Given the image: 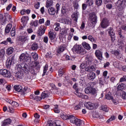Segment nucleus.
Wrapping results in <instances>:
<instances>
[{
	"label": "nucleus",
	"mask_w": 126,
	"mask_h": 126,
	"mask_svg": "<svg viewBox=\"0 0 126 126\" xmlns=\"http://www.w3.org/2000/svg\"><path fill=\"white\" fill-rule=\"evenodd\" d=\"M14 90L17 91V92H22L23 91V87L21 85H15L14 86Z\"/></svg>",
	"instance_id": "obj_16"
},
{
	"label": "nucleus",
	"mask_w": 126,
	"mask_h": 126,
	"mask_svg": "<svg viewBox=\"0 0 126 126\" xmlns=\"http://www.w3.org/2000/svg\"><path fill=\"white\" fill-rule=\"evenodd\" d=\"M32 67H35V68H40V65H39V62H34V65L32 66Z\"/></svg>",
	"instance_id": "obj_45"
},
{
	"label": "nucleus",
	"mask_w": 126,
	"mask_h": 126,
	"mask_svg": "<svg viewBox=\"0 0 126 126\" xmlns=\"http://www.w3.org/2000/svg\"><path fill=\"white\" fill-rule=\"evenodd\" d=\"M46 32V28L45 26L41 25L39 28H38V31L37 32L38 36H43Z\"/></svg>",
	"instance_id": "obj_10"
},
{
	"label": "nucleus",
	"mask_w": 126,
	"mask_h": 126,
	"mask_svg": "<svg viewBox=\"0 0 126 126\" xmlns=\"http://www.w3.org/2000/svg\"><path fill=\"white\" fill-rule=\"evenodd\" d=\"M19 40H20V41H21V42H26V41H27V40H28V38L26 36H20L19 38Z\"/></svg>",
	"instance_id": "obj_43"
},
{
	"label": "nucleus",
	"mask_w": 126,
	"mask_h": 126,
	"mask_svg": "<svg viewBox=\"0 0 126 126\" xmlns=\"http://www.w3.org/2000/svg\"><path fill=\"white\" fill-rule=\"evenodd\" d=\"M126 81V76H124L122 78L120 79V82H124Z\"/></svg>",
	"instance_id": "obj_60"
},
{
	"label": "nucleus",
	"mask_w": 126,
	"mask_h": 126,
	"mask_svg": "<svg viewBox=\"0 0 126 126\" xmlns=\"http://www.w3.org/2000/svg\"><path fill=\"white\" fill-rule=\"evenodd\" d=\"M108 33L111 38V41L112 42H115V40H116V36H115V32H114L113 28H110Z\"/></svg>",
	"instance_id": "obj_12"
},
{
	"label": "nucleus",
	"mask_w": 126,
	"mask_h": 126,
	"mask_svg": "<svg viewBox=\"0 0 126 126\" xmlns=\"http://www.w3.org/2000/svg\"><path fill=\"white\" fill-rule=\"evenodd\" d=\"M9 103L11 105V106H13L14 108H17V107L19 106L18 103L16 102V101H13L12 100H10Z\"/></svg>",
	"instance_id": "obj_29"
},
{
	"label": "nucleus",
	"mask_w": 126,
	"mask_h": 126,
	"mask_svg": "<svg viewBox=\"0 0 126 126\" xmlns=\"http://www.w3.org/2000/svg\"><path fill=\"white\" fill-rule=\"evenodd\" d=\"M90 87H88L85 89V92L86 94H92V95H96L97 94V89L93 87L92 85H94V83H90Z\"/></svg>",
	"instance_id": "obj_3"
},
{
	"label": "nucleus",
	"mask_w": 126,
	"mask_h": 126,
	"mask_svg": "<svg viewBox=\"0 0 126 126\" xmlns=\"http://www.w3.org/2000/svg\"><path fill=\"white\" fill-rule=\"evenodd\" d=\"M64 50H65V46L63 45H61L58 48L57 52L58 54H61V53H63V52L64 51Z\"/></svg>",
	"instance_id": "obj_17"
},
{
	"label": "nucleus",
	"mask_w": 126,
	"mask_h": 126,
	"mask_svg": "<svg viewBox=\"0 0 126 126\" xmlns=\"http://www.w3.org/2000/svg\"><path fill=\"white\" fill-rule=\"evenodd\" d=\"M79 14L78 12L74 13V14H72V16L74 20H75V21L77 22V19L78 18Z\"/></svg>",
	"instance_id": "obj_39"
},
{
	"label": "nucleus",
	"mask_w": 126,
	"mask_h": 126,
	"mask_svg": "<svg viewBox=\"0 0 126 126\" xmlns=\"http://www.w3.org/2000/svg\"><path fill=\"white\" fill-rule=\"evenodd\" d=\"M18 68H20V69H22L25 72V71L27 72H29L30 71V67L27 64H25L24 63H22L18 65Z\"/></svg>",
	"instance_id": "obj_6"
},
{
	"label": "nucleus",
	"mask_w": 126,
	"mask_h": 126,
	"mask_svg": "<svg viewBox=\"0 0 126 126\" xmlns=\"http://www.w3.org/2000/svg\"><path fill=\"white\" fill-rule=\"evenodd\" d=\"M7 42H8L10 44H13V41L11 40L10 37H8L6 39Z\"/></svg>",
	"instance_id": "obj_64"
},
{
	"label": "nucleus",
	"mask_w": 126,
	"mask_h": 126,
	"mask_svg": "<svg viewBox=\"0 0 126 126\" xmlns=\"http://www.w3.org/2000/svg\"><path fill=\"white\" fill-rule=\"evenodd\" d=\"M11 28H12V25L11 24H8L5 29V33L6 34H8L10 32V30H11Z\"/></svg>",
	"instance_id": "obj_19"
},
{
	"label": "nucleus",
	"mask_w": 126,
	"mask_h": 126,
	"mask_svg": "<svg viewBox=\"0 0 126 126\" xmlns=\"http://www.w3.org/2000/svg\"><path fill=\"white\" fill-rule=\"evenodd\" d=\"M41 99H45V98H48L49 97V94L43 92L41 95Z\"/></svg>",
	"instance_id": "obj_36"
},
{
	"label": "nucleus",
	"mask_w": 126,
	"mask_h": 126,
	"mask_svg": "<svg viewBox=\"0 0 126 126\" xmlns=\"http://www.w3.org/2000/svg\"><path fill=\"white\" fill-rule=\"evenodd\" d=\"M74 93L79 98H83V94L79 90H76Z\"/></svg>",
	"instance_id": "obj_21"
},
{
	"label": "nucleus",
	"mask_w": 126,
	"mask_h": 126,
	"mask_svg": "<svg viewBox=\"0 0 126 126\" xmlns=\"http://www.w3.org/2000/svg\"><path fill=\"white\" fill-rule=\"evenodd\" d=\"M63 21L65 24H71V22L68 19H64Z\"/></svg>",
	"instance_id": "obj_52"
},
{
	"label": "nucleus",
	"mask_w": 126,
	"mask_h": 126,
	"mask_svg": "<svg viewBox=\"0 0 126 126\" xmlns=\"http://www.w3.org/2000/svg\"><path fill=\"white\" fill-rule=\"evenodd\" d=\"M87 4L89 6L92 5L93 4V0H87Z\"/></svg>",
	"instance_id": "obj_51"
},
{
	"label": "nucleus",
	"mask_w": 126,
	"mask_h": 126,
	"mask_svg": "<svg viewBox=\"0 0 126 126\" xmlns=\"http://www.w3.org/2000/svg\"><path fill=\"white\" fill-rule=\"evenodd\" d=\"M54 111L55 113H56L57 114H59V113L60 112V110L59 109L58 106H55V107L54 108Z\"/></svg>",
	"instance_id": "obj_54"
},
{
	"label": "nucleus",
	"mask_w": 126,
	"mask_h": 126,
	"mask_svg": "<svg viewBox=\"0 0 126 126\" xmlns=\"http://www.w3.org/2000/svg\"><path fill=\"white\" fill-rule=\"evenodd\" d=\"M38 49V44L37 43H33L32 45V49L35 50Z\"/></svg>",
	"instance_id": "obj_46"
},
{
	"label": "nucleus",
	"mask_w": 126,
	"mask_h": 126,
	"mask_svg": "<svg viewBox=\"0 0 126 126\" xmlns=\"http://www.w3.org/2000/svg\"><path fill=\"white\" fill-rule=\"evenodd\" d=\"M118 45L119 46L120 48L122 49L123 47H125V42L123 41H120L118 42Z\"/></svg>",
	"instance_id": "obj_49"
},
{
	"label": "nucleus",
	"mask_w": 126,
	"mask_h": 126,
	"mask_svg": "<svg viewBox=\"0 0 126 126\" xmlns=\"http://www.w3.org/2000/svg\"><path fill=\"white\" fill-rule=\"evenodd\" d=\"M10 124H11V120L10 119L8 118L3 121L2 126H7L8 125H10Z\"/></svg>",
	"instance_id": "obj_23"
},
{
	"label": "nucleus",
	"mask_w": 126,
	"mask_h": 126,
	"mask_svg": "<svg viewBox=\"0 0 126 126\" xmlns=\"http://www.w3.org/2000/svg\"><path fill=\"white\" fill-rule=\"evenodd\" d=\"M13 63H14V57L10 56L6 61V65L7 67H9Z\"/></svg>",
	"instance_id": "obj_11"
},
{
	"label": "nucleus",
	"mask_w": 126,
	"mask_h": 126,
	"mask_svg": "<svg viewBox=\"0 0 126 126\" xmlns=\"http://www.w3.org/2000/svg\"><path fill=\"white\" fill-rule=\"evenodd\" d=\"M34 7L36 8V9H38L39 7H40V3L39 2L36 3L34 5Z\"/></svg>",
	"instance_id": "obj_62"
},
{
	"label": "nucleus",
	"mask_w": 126,
	"mask_h": 126,
	"mask_svg": "<svg viewBox=\"0 0 126 126\" xmlns=\"http://www.w3.org/2000/svg\"><path fill=\"white\" fill-rule=\"evenodd\" d=\"M97 23V16L94 13H92L90 14L89 18L88 26L89 28H94L95 24Z\"/></svg>",
	"instance_id": "obj_1"
},
{
	"label": "nucleus",
	"mask_w": 126,
	"mask_h": 126,
	"mask_svg": "<svg viewBox=\"0 0 126 126\" xmlns=\"http://www.w3.org/2000/svg\"><path fill=\"white\" fill-rule=\"evenodd\" d=\"M11 36H12V37H14V36H15V27H13L12 29V30L11 31Z\"/></svg>",
	"instance_id": "obj_50"
},
{
	"label": "nucleus",
	"mask_w": 126,
	"mask_h": 126,
	"mask_svg": "<svg viewBox=\"0 0 126 126\" xmlns=\"http://www.w3.org/2000/svg\"><path fill=\"white\" fill-rule=\"evenodd\" d=\"M48 13L50 15H55L56 14V9L55 8L51 7L48 9Z\"/></svg>",
	"instance_id": "obj_20"
},
{
	"label": "nucleus",
	"mask_w": 126,
	"mask_h": 126,
	"mask_svg": "<svg viewBox=\"0 0 126 126\" xmlns=\"http://www.w3.org/2000/svg\"><path fill=\"white\" fill-rule=\"evenodd\" d=\"M76 117H74L73 115H69V119L68 120H70V123L71 124H74L75 123V121L76 120Z\"/></svg>",
	"instance_id": "obj_25"
},
{
	"label": "nucleus",
	"mask_w": 126,
	"mask_h": 126,
	"mask_svg": "<svg viewBox=\"0 0 126 126\" xmlns=\"http://www.w3.org/2000/svg\"><path fill=\"white\" fill-rule=\"evenodd\" d=\"M85 106L87 109H88V110H93L94 108L95 107V105L94 103L91 102H88L85 104Z\"/></svg>",
	"instance_id": "obj_14"
},
{
	"label": "nucleus",
	"mask_w": 126,
	"mask_h": 126,
	"mask_svg": "<svg viewBox=\"0 0 126 126\" xmlns=\"http://www.w3.org/2000/svg\"><path fill=\"white\" fill-rule=\"evenodd\" d=\"M61 117L62 119L65 120H68V119L69 118V116H68L66 115V114L63 113L61 114Z\"/></svg>",
	"instance_id": "obj_33"
},
{
	"label": "nucleus",
	"mask_w": 126,
	"mask_h": 126,
	"mask_svg": "<svg viewBox=\"0 0 126 126\" xmlns=\"http://www.w3.org/2000/svg\"><path fill=\"white\" fill-rule=\"evenodd\" d=\"M30 91V88H28V87H25L24 89H23V91L24 93L25 92L28 93Z\"/></svg>",
	"instance_id": "obj_48"
},
{
	"label": "nucleus",
	"mask_w": 126,
	"mask_h": 126,
	"mask_svg": "<svg viewBox=\"0 0 126 126\" xmlns=\"http://www.w3.org/2000/svg\"><path fill=\"white\" fill-rule=\"evenodd\" d=\"M95 56L98 60L102 61L103 60V52L100 50H96L95 52Z\"/></svg>",
	"instance_id": "obj_9"
},
{
	"label": "nucleus",
	"mask_w": 126,
	"mask_h": 126,
	"mask_svg": "<svg viewBox=\"0 0 126 126\" xmlns=\"http://www.w3.org/2000/svg\"><path fill=\"white\" fill-rule=\"evenodd\" d=\"M96 78V74L94 72H91L88 74V78L90 80L93 81L94 79H95Z\"/></svg>",
	"instance_id": "obj_15"
},
{
	"label": "nucleus",
	"mask_w": 126,
	"mask_h": 126,
	"mask_svg": "<svg viewBox=\"0 0 126 126\" xmlns=\"http://www.w3.org/2000/svg\"><path fill=\"white\" fill-rule=\"evenodd\" d=\"M105 98L107 100H113V95L111 94V93L106 94L105 95Z\"/></svg>",
	"instance_id": "obj_35"
},
{
	"label": "nucleus",
	"mask_w": 126,
	"mask_h": 126,
	"mask_svg": "<svg viewBox=\"0 0 126 126\" xmlns=\"http://www.w3.org/2000/svg\"><path fill=\"white\" fill-rule=\"evenodd\" d=\"M32 56L33 58V59L34 60V61H37L38 60V54L36 53H32Z\"/></svg>",
	"instance_id": "obj_44"
},
{
	"label": "nucleus",
	"mask_w": 126,
	"mask_h": 126,
	"mask_svg": "<svg viewBox=\"0 0 126 126\" xmlns=\"http://www.w3.org/2000/svg\"><path fill=\"white\" fill-rule=\"evenodd\" d=\"M73 51L75 52L77 54H79L80 55H84L86 53V51L84 48H82V46L79 44H75L73 47Z\"/></svg>",
	"instance_id": "obj_4"
},
{
	"label": "nucleus",
	"mask_w": 126,
	"mask_h": 126,
	"mask_svg": "<svg viewBox=\"0 0 126 126\" xmlns=\"http://www.w3.org/2000/svg\"><path fill=\"white\" fill-rule=\"evenodd\" d=\"M54 30L55 31H59L61 29V27L60 26V24L56 23L54 25Z\"/></svg>",
	"instance_id": "obj_37"
},
{
	"label": "nucleus",
	"mask_w": 126,
	"mask_h": 126,
	"mask_svg": "<svg viewBox=\"0 0 126 126\" xmlns=\"http://www.w3.org/2000/svg\"><path fill=\"white\" fill-rule=\"evenodd\" d=\"M21 20L23 23L24 24H27V22L29 20V18L28 16H24L22 18Z\"/></svg>",
	"instance_id": "obj_28"
},
{
	"label": "nucleus",
	"mask_w": 126,
	"mask_h": 126,
	"mask_svg": "<svg viewBox=\"0 0 126 126\" xmlns=\"http://www.w3.org/2000/svg\"><path fill=\"white\" fill-rule=\"evenodd\" d=\"M116 5L120 11H122L126 6V0H118Z\"/></svg>",
	"instance_id": "obj_5"
},
{
	"label": "nucleus",
	"mask_w": 126,
	"mask_h": 126,
	"mask_svg": "<svg viewBox=\"0 0 126 126\" xmlns=\"http://www.w3.org/2000/svg\"><path fill=\"white\" fill-rule=\"evenodd\" d=\"M59 76H62V75H63V70L62 69H60L59 70Z\"/></svg>",
	"instance_id": "obj_61"
},
{
	"label": "nucleus",
	"mask_w": 126,
	"mask_h": 126,
	"mask_svg": "<svg viewBox=\"0 0 126 126\" xmlns=\"http://www.w3.org/2000/svg\"><path fill=\"white\" fill-rule=\"evenodd\" d=\"M88 39L89 40V41H91V42H92L93 43H96V39L92 36V35H89L88 36Z\"/></svg>",
	"instance_id": "obj_41"
},
{
	"label": "nucleus",
	"mask_w": 126,
	"mask_h": 126,
	"mask_svg": "<svg viewBox=\"0 0 126 126\" xmlns=\"http://www.w3.org/2000/svg\"><path fill=\"white\" fill-rule=\"evenodd\" d=\"M48 67H49V65L48 64H46L43 68V73L42 74V76L46 75V73H47V70H48Z\"/></svg>",
	"instance_id": "obj_38"
},
{
	"label": "nucleus",
	"mask_w": 126,
	"mask_h": 126,
	"mask_svg": "<svg viewBox=\"0 0 126 126\" xmlns=\"http://www.w3.org/2000/svg\"><path fill=\"white\" fill-rule=\"evenodd\" d=\"M38 24H39L38 20L32 21L30 23L31 26H34V27H37V26H38Z\"/></svg>",
	"instance_id": "obj_31"
},
{
	"label": "nucleus",
	"mask_w": 126,
	"mask_h": 126,
	"mask_svg": "<svg viewBox=\"0 0 126 126\" xmlns=\"http://www.w3.org/2000/svg\"><path fill=\"white\" fill-rule=\"evenodd\" d=\"M5 54V51L4 50V49H1L0 50V59H1V60L4 59Z\"/></svg>",
	"instance_id": "obj_32"
},
{
	"label": "nucleus",
	"mask_w": 126,
	"mask_h": 126,
	"mask_svg": "<svg viewBox=\"0 0 126 126\" xmlns=\"http://www.w3.org/2000/svg\"><path fill=\"white\" fill-rule=\"evenodd\" d=\"M111 54H113V55H115L117 58H119V56H120L121 54H120V52L118 50H112L111 51Z\"/></svg>",
	"instance_id": "obj_42"
},
{
	"label": "nucleus",
	"mask_w": 126,
	"mask_h": 126,
	"mask_svg": "<svg viewBox=\"0 0 126 126\" xmlns=\"http://www.w3.org/2000/svg\"><path fill=\"white\" fill-rule=\"evenodd\" d=\"M83 47L86 49V50H91V47H90V45L89 44L86 43V42H83L82 44Z\"/></svg>",
	"instance_id": "obj_24"
},
{
	"label": "nucleus",
	"mask_w": 126,
	"mask_h": 126,
	"mask_svg": "<svg viewBox=\"0 0 126 126\" xmlns=\"http://www.w3.org/2000/svg\"><path fill=\"white\" fill-rule=\"evenodd\" d=\"M83 123L84 122L82 121V120H80V119L76 118L74 124L77 126H80L81 125H82Z\"/></svg>",
	"instance_id": "obj_26"
},
{
	"label": "nucleus",
	"mask_w": 126,
	"mask_h": 126,
	"mask_svg": "<svg viewBox=\"0 0 126 126\" xmlns=\"http://www.w3.org/2000/svg\"><path fill=\"white\" fill-rule=\"evenodd\" d=\"M115 120H116V117L112 116L107 121V122L108 123H110V122H112V121H114Z\"/></svg>",
	"instance_id": "obj_53"
},
{
	"label": "nucleus",
	"mask_w": 126,
	"mask_h": 126,
	"mask_svg": "<svg viewBox=\"0 0 126 126\" xmlns=\"http://www.w3.org/2000/svg\"><path fill=\"white\" fill-rule=\"evenodd\" d=\"M30 98L33 100H36V101H41V100H42L41 97L38 96L35 94H31L30 95Z\"/></svg>",
	"instance_id": "obj_18"
},
{
	"label": "nucleus",
	"mask_w": 126,
	"mask_h": 126,
	"mask_svg": "<svg viewBox=\"0 0 126 126\" xmlns=\"http://www.w3.org/2000/svg\"><path fill=\"white\" fill-rule=\"evenodd\" d=\"M96 5H101L102 4V0H95Z\"/></svg>",
	"instance_id": "obj_58"
},
{
	"label": "nucleus",
	"mask_w": 126,
	"mask_h": 126,
	"mask_svg": "<svg viewBox=\"0 0 126 126\" xmlns=\"http://www.w3.org/2000/svg\"><path fill=\"white\" fill-rule=\"evenodd\" d=\"M48 35H49V37L50 38V39H51V40H54V39H55V38H56V34H55L54 33V32H52V31H50L48 33Z\"/></svg>",
	"instance_id": "obj_22"
},
{
	"label": "nucleus",
	"mask_w": 126,
	"mask_h": 126,
	"mask_svg": "<svg viewBox=\"0 0 126 126\" xmlns=\"http://www.w3.org/2000/svg\"><path fill=\"white\" fill-rule=\"evenodd\" d=\"M124 84H120L117 87L118 90H122L124 88Z\"/></svg>",
	"instance_id": "obj_55"
},
{
	"label": "nucleus",
	"mask_w": 126,
	"mask_h": 126,
	"mask_svg": "<svg viewBox=\"0 0 126 126\" xmlns=\"http://www.w3.org/2000/svg\"><path fill=\"white\" fill-rule=\"evenodd\" d=\"M53 5V0H47L46 1V7H50Z\"/></svg>",
	"instance_id": "obj_40"
},
{
	"label": "nucleus",
	"mask_w": 126,
	"mask_h": 126,
	"mask_svg": "<svg viewBox=\"0 0 126 126\" xmlns=\"http://www.w3.org/2000/svg\"><path fill=\"white\" fill-rule=\"evenodd\" d=\"M112 101L113 102V104H114V105H118V104H119V100L118 99H111Z\"/></svg>",
	"instance_id": "obj_56"
},
{
	"label": "nucleus",
	"mask_w": 126,
	"mask_h": 126,
	"mask_svg": "<svg viewBox=\"0 0 126 126\" xmlns=\"http://www.w3.org/2000/svg\"><path fill=\"white\" fill-rule=\"evenodd\" d=\"M100 110H102L104 112H109V109L106 105H102L99 107Z\"/></svg>",
	"instance_id": "obj_34"
},
{
	"label": "nucleus",
	"mask_w": 126,
	"mask_h": 126,
	"mask_svg": "<svg viewBox=\"0 0 126 126\" xmlns=\"http://www.w3.org/2000/svg\"><path fill=\"white\" fill-rule=\"evenodd\" d=\"M98 82L100 85H104V84H105V80L103 79L102 78H100L99 79Z\"/></svg>",
	"instance_id": "obj_47"
},
{
	"label": "nucleus",
	"mask_w": 126,
	"mask_h": 126,
	"mask_svg": "<svg viewBox=\"0 0 126 126\" xmlns=\"http://www.w3.org/2000/svg\"><path fill=\"white\" fill-rule=\"evenodd\" d=\"M11 18L12 17L9 14L0 13V20L2 25H5V24H6V22L8 20H10Z\"/></svg>",
	"instance_id": "obj_2"
},
{
	"label": "nucleus",
	"mask_w": 126,
	"mask_h": 126,
	"mask_svg": "<svg viewBox=\"0 0 126 126\" xmlns=\"http://www.w3.org/2000/svg\"><path fill=\"white\" fill-rule=\"evenodd\" d=\"M14 51V49L12 47H9L6 50V54L7 55H11L12 53H13V51Z\"/></svg>",
	"instance_id": "obj_30"
},
{
	"label": "nucleus",
	"mask_w": 126,
	"mask_h": 126,
	"mask_svg": "<svg viewBox=\"0 0 126 126\" xmlns=\"http://www.w3.org/2000/svg\"><path fill=\"white\" fill-rule=\"evenodd\" d=\"M121 96L122 98L126 99V92H122L121 93Z\"/></svg>",
	"instance_id": "obj_57"
},
{
	"label": "nucleus",
	"mask_w": 126,
	"mask_h": 126,
	"mask_svg": "<svg viewBox=\"0 0 126 126\" xmlns=\"http://www.w3.org/2000/svg\"><path fill=\"white\" fill-rule=\"evenodd\" d=\"M15 76L16 78H19V79H21V78H22V76H23V73H22V72L18 71L16 73Z\"/></svg>",
	"instance_id": "obj_27"
},
{
	"label": "nucleus",
	"mask_w": 126,
	"mask_h": 126,
	"mask_svg": "<svg viewBox=\"0 0 126 126\" xmlns=\"http://www.w3.org/2000/svg\"><path fill=\"white\" fill-rule=\"evenodd\" d=\"M20 62H29L31 61V57L28 54H22L20 56Z\"/></svg>",
	"instance_id": "obj_7"
},
{
	"label": "nucleus",
	"mask_w": 126,
	"mask_h": 126,
	"mask_svg": "<svg viewBox=\"0 0 126 126\" xmlns=\"http://www.w3.org/2000/svg\"><path fill=\"white\" fill-rule=\"evenodd\" d=\"M80 68H82V69H83V68H85V67H86V64L82 63L80 65Z\"/></svg>",
	"instance_id": "obj_63"
},
{
	"label": "nucleus",
	"mask_w": 126,
	"mask_h": 126,
	"mask_svg": "<svg viewBox=\"0 0 126 126\" xmlns=\"http://www.w3.org/2000/svg\"><path fill=\"white\" fill-rule=\"evenodd\" d=\"M84 28H85V23H84V22H83L81 25V27H80V29H81V30H83Z\"/></svg>",
	"instance_id": "obj_59"
},
{
	"label": "nucleus",
	"mask_w": 126,
	"mask_h": 126,
	"mask_svg": "<svg viewBox=\"0 0 126 126\" xmlns=\"http://www.w3.org/2000/svg\"><path fill=\"white\" fill-rule=\"evenodd\" d=\"M109 25V20L107 19L104 18L101 23V27L102 28H107Z\"/></svg>",
	"instance_id": "obj_13"
},
{
	"label": "nucleus",
	"mask_w": 126,
	"mask_h": 126,
	"mask_svg": "<svg viewBox=\"0 0 126 126\" xmlns=\"http://www.w3.org/2000/svg\"><path fill=\"white\" fill-rule=\"evenodd\" d=\"M0 74L4 76V77H7L8 78H10L11 76V73L7 69H0Z\"/></svg>",
	"instance_id": "obj_8"
}]
</instances>
